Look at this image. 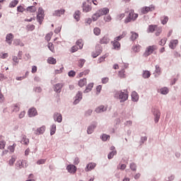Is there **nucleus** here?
I'll list each match as a JSON object with an SVG mask.
<instances>
[{
    "instance_id": "obj_1",
    "label": "nucleus",
    "mask_w": 181,
    "mask_h": 181,
    "mask_svg": "<svg viewBox=\"0 0 181 181\" xmlns=\"http://www.w3.org/2000/svg\"><path fill=\"white\" fill-rule=\"evenodd\" d=\"M129 12V16L125 18L124 23H129L131 21H136V18L139 16L138 13H135L134 10H130Z\"/></svg>"
},
{
    "instance_id": "obj_2",
    "label": "nucleus",
    "mask_w": 181,
    "mask_h": 181,
    "mask_svg": "<svg viewBox=\"0 0 181 181\" xmlns=\"http://www.w3.org/2000/svg\"><path fill=\"white\" fill-rule=\"evenodd\" d=\"M155 50H158V45H150L146 47V51L144 54V56L145 57H148V56H151Z\"/></svg>"
},
{
    "instance_id": "obj_3",
    "label": "nucleus",
    "mask_w": 181,
    "mask_h": 181,
    "mask_svg": "<svg viewBox=\"0 0 181 181\" xmlns=\"http://www.w3.org/2000/svg\"><path fill=\"white\" fill-rule=\"evenodd\" d=\"M43 19H45V11L42 7L38 8V13L37 15V20L39 22L40 25H42V22H43Z\"/></svg>"
},
{
    "instance_id": "obj_4",
    "label": "nucleus",
    "mask_w": 181,
    "mask_h": 181,
    "mask_svg": "<svg viewBox=\"0 0 181 181\" xmlns=\"http://www.w3.org/2000/svg\"><path fill=\"white\" fill-rule=\"evenodd\" d=\"M141 13L146 15L148 12H152V11H155V6L151 5L150 6H144L141 9Z\"/></svg>"
},
{
    "instance_id": "obj_5",
    "label": "nucleus",
    "mask_w": 181,
    "mask_h": 181,
    "mask_svg": "<svg viewBox=\"0 0 181 181\" xmlns=\"http://www.w3.org/2000/svg\"><path fill=\"white\" fill-rule=\"evenodd\" d=\"M117 95H119V98L120 100V103H124V101H127L128 100V93L122 92V91H119L117 92Z\"/></svg>"
},
{
    "instance_id": "obj_6",
    "label": "nucleus",
    "mask_w": 181,
    "mask_h": 181,
    "mask_svg": "<svg viewBox=\"0 0 181 181\" xmlns=\"http://www.w3.org/2000/svg\"><path fill=\"white\" fill-rule=\"evenodd\" d=\"M81 100H83V93H81V92H78L75 97V100L74 102V104H78V103H80Z\"/></svg>"
},
{
    "instance_id": "obj_7",
    "label": "nucleus",
    "mask_w": 181,
    "mask_h": 181,
    "mask_svg": "<svg viewBox=\"0 0 181 181\" xmlns=\"http://www.w3.org/2000/svg\"><path fill=\"white\" fill-rule=\"evenodd\" d=\"M66 170L69 173H76L77 172V168L74 165H69L66 167Z\"/></svg>"
},
{
    "instance_id": "obj_8",
    "label": "nucleus",
    "mask_w": 181,
    "mask_h": 181,
    "mask_svg": "<svg viewBox=\"0 0 181 181\" xmlns=\"http://www.w3.org/2000/svg\"><path fill=\"white\" fill-rule=\"evenodd\" d=\"M179 41L177 40H172L169 43V47L170 49H176V46H177Z\"/></svg>"
},
{
    "instance_id": "obj_9",
    "label": "nucleus",
    "mask_w": 181,
    "mask_h": 181,
    "mask_svg": "<svg viewBox=\"0 0 181 181\" xmlns=\"http://www.w3.org/2000/svg\"><path fill=\"white\" fill-rule=\"evenodd\" d=\"M13 40V34L9 33L6 36V42L8 45H12V41Z\"/></svg>"
},
{
    "instance_id": "obj_10",
    "label": "nucleus",
    "mask_w": 181,
    "mask_h": 181,
    "mask_svg": "<svg viewBox=\"0 0 181 181\" xmlns=\"http://www.w3.org/2000/svg\"><path fill=\"white\" fill-rule=\"evenodd\" d=\"M28 114L29 117H35V115H37V111L36 110V108L32 107L29 109Z\"/></svg>"
},
{
    "instance_id": "obj_11",
    "label": "nucleus",
    "mask_w": 181,
    "mask_h": 181,
    "mask_svg": "<svg viewBox=\"0 0 181 181\" xmlns=\"http://www.w3.org/2000/svg\"><path fill=\"white\" fill-rule=\"evenodd\" d=\"M66 12V10L64 8H61L60 10H56L53 13V16H62V15H64V13Z\"/></svg>"
},
{
    "instance_id": "obj_12",
    "label": "nucleus",
    "mask_w": 181,
    "mask_h": 181,
    "mask_svg": "<svg viewBox=\"0 0 181 181\" xmlns=\"http://www.w3.org/2000/svg\"><path fill=\"white\" fill-rule=\"evenodd\" d=\"M91 9H93V8L91 7V6L87 4V3L84 2L83 3V12H90L91 11Z\"/></svg>"
},
{
    "instance_id": "obj_13",
    "label": "nucleus",
    "mask_w": 181,
    "mask_h": 181,
    "mask_svg": "<svg viewBox=\"0 0 181 181\" xmlns=\"http://www.w3.org/2000/svg\"><path fill=\"white\" fill-rule=\"evenodd\" d=\"M62 88H63V83H57L54 87V91L55 93H61Z\"/></svg>"
},
{
    "instance_id": "obj_14",
    "label": "nucleus",
    "mask_w": 181,
    "mask_h": 181,
    "mask_svg": "<svg viewBox=\"0 0 181 181\" xmlns=\"http://www.w3.org/2000/svg\"><path fill=\"white\" fill-rule=\"evenodd\" d=\"M112 45L115 50H119V49H121V43H119L118 41H116L115 40L112 41Z\"/></svg>"
},
{
    "instance_id": "obj_15",
    "label": "nucleus",
    "mask_w": 181,
    "mask_h": 181,
    "mask_svg": "<svg viewBox=\"0 0 181 181\" xmlns=\"http://www.w3.org/2000/svg\"><path fill=\"white\" fill-rule=\"evenodd\" d=\"M153 114L155 117V122H159V119L160 118V112L158 110H153Z\"/></svg>"
},
{
    "instance_id": "obj_16",
    "label": "nucleus",
    "mask_w": 181,
    "mask_h": 181,
    "mask_svg": "<svg viewBox=\"0 0 181 181\" xmlns=\"http://www.w3.org/2000/svg\"><path fill=\"white\" fill-rule=\"evenodd\" d=\"M99 13H100V16H104V15H107V13H110V9L108 8H103L99 10Z\"/></svg>"
},
{
    "instance_id": "obj_17",
    "label": "nucleus",
    "mask_w": 181,
    "mask_h": 181,
    "mask_svg": "<svg viewBox=\"0 0 181 181\" xmlns=\"http://www.w3.org/2000/svg\"><path fill=\"white\" fill-rule=\"evenodd\" d=\"M96 164L94 163H90L87 165L86 168H85L86 172H88L89 170H93L94 168H95Z\"/></svg>"
},
{
    "instance_id": "obj_18",
    "label": "nucleus",
    "mask_w": 181,
    "mask_h": 181,
    "mask_svg": "<svg viewBox=\"0 0 181 181\" xmlns=\"http://www.w3.org/2000/svg\"><path fill=\"white\" fill-rule=\"evenodd\" d=\"M54 119L57 122H62V121H63V117H62V115H60L59 113H54Z\"/></svg>"
},
{
    "instance_id": "obj_19",
    "label": "nucleus",
    "mask_w": 181,
    "mask_h": 181,
    "mask_svg": "<svg viewBox=\"0 0 181 181\" xmlns=\"http://www.w3.org/2000/svg\"><path fill=\"white\" fill-rule=\"evenodd\" d=\"M96 47H99L100 49L98 51H96L95 52L92 53V57H93V59H95V57H98V56H100V54H101V46H100V45H98Z\"/></svg>"
},
{
    "instance_id": "obj_20",
    "label": "nucleus",
    "mask_w": 181,
    "mask_h": 181,
    "mask_svg": "<svg viewBox=\"0 0 181 181\" xmlns=\"http://www.w3.org/2000/svg\"><path fill=\"white\" fill-rule=\"evenodd\" d=\"M101 16V14L100 13V11L98 10L93 16L92 19L94 22L95 21H98V18Z\"/></svg>"
},
{
    "instance_id": "obj_21",
    "label": "nucleus",
    "mask_w": 181,
    "mask_h": 181,
    "mask_svg": "<svg viewBox=\"0 0 181 181\" xmlns=\"http://www.w3.org/2000/svg\"><path fill=\"white\" fill-rule=\"evenodd\" d=\"M109 42H110V38H108V37L107 36H104L100 40V45H107V43H109Z\"/></svg>"
},
{
    "instance_id": "obj_22",
    "label": "nucleus",
    "mask_w": 181,
    "mask_h": 181,
    "mask_svg": "<svg viewBox=\"0 0 181 181\" xmlns=\"http://www.w3.org/2000/svg\"><path fill=\"white\" fill-rule=\"evenodd\" d=\"M132 101H138V100H139V95H138V93L136 91L132 93Z\"/></svg>"
},
{
    "instance_id": "obj_23",
    "label": "nucleus",
    "mask_w": 181,
    "mask_h": 181,
    "mask_svg": "<svg viewBox=\"0 0 181 181\" xmlns=\"http://www.w3.org/2000/svg\"><path fill=\"white\" fill-rule=\"evenodd\" d=\"M16 167L17 169H22V168H24L23 160H18L16 163Z\"/></svg>"
},
{
    "instance_id": "obj_24",
    "label": "nucleus",
    "mask_w": 181,
    "mask_h": 181,
    "mask_svg": "<svg viewBox=\"0 0 181 181\" xmlns=\"http://www.w3.org/2000/svg\"><path fill=\"white\" fill-rule=\"evenodd\" d=\"M87 84V78H84L82 79H80L78 81V86L79 87H84Z\"/></svg>"
},
{
    "instance_id": "obj_25",
    "label": "nucleus",
    "mask_w": 181,
    "mask_h": 181,
    "mask_svg": "<svg viewBox=\"0 0 181 181\" xmlns=\"http://www.w3.org/2000/svg\"><path fill=\"white\" fill-rule=\"evenodd\" d=\"M80 15H81V12H80V11H76L74 14V18L77 22L80 21Z\"/></svg>"
},
{
    "instance_id": "obj_26",
    "label": "nucleus",
    "mask_w": 181,
    "mask_h": 181,
    "mask_svg": "<svg viewBox=\"0 0 181 181\" xmlns=\"http://www.w3.org/2000/svg\"><path fill=\"white\" fill-rule=\"evenodd\" d=\"M26 11H28V12H31L32 13L36 12L37 8L35 6H30L27 7Z\"/></svg>"
},
{
    "instance_id": "obj_27",
    "label": "nucleus",
    "mask_w": 181,
    "mask_h": 181,
    "mask_svg": "<svg viewBox=\"0 0 181 181\" xmlns=\"http://www.w3.org/2000/svg\"><path fill=\"white\" fill-rule=\"evenodd\" d=\"M125 36H127V33L123 32L121 35L115 37L114 40L119 42V40H121V39H124V37H125Z\"/></svg>"
},
{
    "instance_id": "obj_28",
    "label": "nucleus",
    "mask_w": 181,
    "mask_h": 181,
    "mask_svg": "<svg viewBox=\"0 0 181 181\" xmlns=\"http://www.w3.org/2000/svg\"><path fill=\"white\" fill-rule=\"evenodd\" d=\"M94 87V83H89L86 90H84V93H89V91H91L92 88Z\"/></svg>"
},
{
    "instance_id": "obj_29",
    "label": "nucleus",
    "mask_w": 181,
    "mask_h": 181,
    "mask_svg": "<svg viewBox=\"0 0 181 181\" xmlns=\"http://www.w3.org/2000/svg\"><path fill=\"white\" fill-rule=\"evenodd\" d=\"M157 28H158V25H151L148 27V30L151 33H153V32H155V30H156Z\"/></svg>"
},
{
    "instance_id": "obj_30",
    "label": "nucleus",
    "mask_w": 181,
    "mask_h": 181,
    "mask_svg": "<svg viewBox=\"0 0 181 181\" xmlns=\"http://www.w3.org/2000/svg\"><path fill=\"white\" fill-rule=\"evenodd\" d=\"M104 111H105V107L103 105H100L95 109V112L98 113L104 112Z\"/></svg>"
},
{
    "instance_id": "obj_31",
    "label": "nucleus",
    "mask_w": 181,
    "mask_h": 181,
    "mask_svg": "<svg viewBox=\"0 0 181 181\" xmlns=\"http://www.w3.org/2000/svg\"><path fill=\"white\" fill-rule=\"evenodd\" d=\"M95 127H97V125H90L88 127V130H87V132L88 134H93V131H94V129L95 128Z\"/></svg>"
},
{
    "instance_id": "obj_32",
    "label": "nucleus",
    "mask_w": 181,
    "mask_h": 181,
    "mask_svg": "<svg viewBox=\"0 0 181 181\" xmlns=\"http://www.w3.org/2000/svg\"><path fill=\"white\" fill-rule=\"evenodd\" d=\"M76 45L78 46L79 49H83V46H84V42H83V40H78L76 41Z\"/></svg>"
},
{
    "instance_id": "obj_33",
    "label": "nucleus",
    "mask_w": 181,
    "mask_h": 181,
    "mask_svg": "<svg viewBox=\"0 0 181 181\" xmlns=\"http://www.w3.org/2000/svg\"><path fill=\"white\" fill-rule=\"evenodd\" d=\"M21 144L24 145H28L29 144V139L26 138V136H23L21 139Z\"/></svg>"
},
{
    "instance_id": "obj_34",
    "label": "nucleus",
    "mask_w": 181,
    "mask_h": 181,
    "mask_svg": "<svg viewBox=\"0 0 181 181\" xmlns=\"http://www.w3.org/2000/svg\"><path fill=\"white\" fill-rule=\"evenodd\" d=\"M14 45H15V46H21V47H23V46H25L23 42H22V41H21V40H15Z\"/></svg>"
},
{
    "instance_id": "obj_35",
    "label": "nucleus",
    "mask_w": 181,
    "mask_h": 181,
    "mask_svg": "<svg viewBox=\"0 0 181 181\" xmlns=\"http://www.w3.org/2000/svg\"><path fill=\"white\" fill-rule=\"evenodd\" d=\"M57 62V61H56V59L53 57H49L47 59V63H49V64H56Z\"/></svg>"
},
{
    "instance_id": "obj_36",
    "label": "nucleus",
    "mask_w": 181,
    "mask_h": 181,
    "mask_svg": "<svg viewBox=\"0 0 181 181\" xmlns=\"http://www.w3.org/2000/svg\"><path fill=\"white\" fill-rule=\"evenodd\" d=\"M143 77L144 78H149L151 77V72L149 71H144Z\"/></svg>"
},
{
    "instance_id": "obj_37",
    "label": "nucleus",
    "mask_w": 181,
    "mask_h": 181,
    "mask_svg": "<svg viewBox=\"0 0 181 181\" xmlns=\"http://www.w3.org/2000/svg\"><path fill=\"white\" fill-rule=\"evenodd\" d=\"M131 33H132L131 40H136V39H138V37H139V35H138V33H134V32H132Z\"/></svg>"
},
{
    "instance_id": "obj_38",
    "label": "nucleus",
    "mask_w": 181,
    "mask_h": 181,
    "mask_svg": "<svg viewBox=\"0 0 181 181\" xmlns=\"http://www.w3.org/2000/svg\"><path fill=\"white\" fill-rule=\"evenodd\" d=\"M93 33L96 35V36H100V35H101V30L99 28H95L93 29Z\"/></svg>"
},
{
    "instance_id": "obj_39",
    "label": "nucleus",
    "mask_w": 181,
    "mask_h": 181,
    "mask_svg": "<svg viewBox=\"0 0 181 181\" xmlns=\"http://www.w3.org/2000/svg\"><path fill=\"white\" fill-rule=\"evenodd\" d=\"M2 138V136H0V139ZM6 145V142L4 140H0V149H4Z\"/></svg>"
},
{
    "instance_id": "obj_40",
    "label": "nucleus",
    "mask_w": 181,
    "mask_h": 181,
    "mask_svg": "<svg viewBox=\"0 0 181 181\" xmlns=\"http://www.w3.org/2000/svg\"><path fill=\"white\" fill-rule=\"evenodd\" d=\"M132 50H133V52H136L138 53V52L141 51V45H136L135 46H133L132 47Z\"/></svg>"
},
{
    "instance_id": "obj_41",
    "label": "nucleus",
    "mask_w": 181,
    "mask_h": 181,
    "mask_svg": "<svg viewBox=\"0 0 181 181\" xmlns=\"http://www.w3.org/2000/svg\"><path fill=\"white\" fill-rule=\"evenodd\" d=\"M168 21H169V18L168 16L161 17V23L163 25H166L168 23Z\"/></svg>"
},
{
    "instance_id": "obj_42",
    "label": "nucleus",
    "mask_w": 181,
    "mask_h": 181,
    "mask_svg": "<svg viewBox=\"0 0 181 181\" xmlns=\"http://www.w3.org/2000/svg\"><path fill=\"white\" fill-rule=\"evenodd\" d=\"M46 131V127L42 126L37 129V134H43Z\"/></svg>"
},
{
    "instance_id": "obj_43",
    "label": "nucleus",
    "mask_w": 181,
    "mask_h": 181,
    "mask_svg": "<svg viewBox=\"0 0 181 181\" xmlns=\"http://www.w3.org/2000/svg\"><path fill=\"white\" fill-rule=\"evenodd\" d=\"M162 33V27H158L156 28V36H160Z\"/></svg>"
},
{
    "instance_id": "obj_44",
    "label": "nucleus",
    "mask_w": 181,
    "mask_h": 181,
    "mask_svg": "<svg viewBox=\"0 0 181 181\" xmlns=\"http://www.w3.org/2000/svg\"><path fill=\"white\" fill-rule=\"evenodd\" d=\"M15 162H16V157L12 156L11 158L8 160V165H10V166H13Z\"/></svg>"
},
{
    "instance_id": "obj_45",
    "label": "nucleus",
    "mask_w": 181,
    "mask_h": 181,
    "mask_svg": "<svg viewBox=\"0 0 181 181\" xmlns=\"http://www.w3.org/2000/svg\"><path fill=\"white\" fill-rule=\"evenodd\" d=\"M118 76L120 77V78H125V70L122 69L119 71Z\"/></svg>"
},
{
    "instance_id": "obj_46",
    "label": "nucleus",
    "mask_w": 181,
    "mask_h": 181,
    "mask_svg": "<svg viewBox=\"0 0 181 181\" xmlns=\"http://www.w3.org/2000/svg\"><path fill=\"white\" fill-rule=\"evenodd\" d=\"M21 110L18 104H16L13 106V112H18Z\"/></svg>"
},
{
    "instance_id": "obj_47",
    "label": "nucleus",
    "mask_w": 181,
    "mask_h": 181,
    "mask_svg": "<svg viewBox=\"0 0 181 181\" xmlns=\"http://www.w3.org/2000/svg\"><path fill=\"white\" fill-rule=\"evenodd\" d=\"M19 1H18V0H14L13 1H11L9 4L10 8H15V6H16V5H18Z\"/></svg>"
},
{
    "instance_id": "obj_48",
    "label": "nucleus",
    "mask_w": 181,
    "mask_h": 181,
    "mask_svg": "<svg viewBox=\"0 0 181 181\" xmlns=\"http://www.w3.org/2000/svg\"><path fill=\"white\" fill-rule=\"evenodd\" d=\"M115 155H117V151H113L110 152L107 156L108 159H112V158H114Z\"/></svg>"
},
{
    "instance_id": "obj_49",
    "label": "nucleus",
    "mask_w": 181,
    "mask_h": 181,
    "mask_svg": "<svg viewBox=\"0 0 181 181\" xmlns=\"http://www.w3.org/2000/svg\"><path fill=\"white\" fill-rule=\"evenodd\" d=\"M166 42H168V38L164 37L161 39V40L159 42L160 46H165V45H166Z\"/></svg>"
},
{
    "instance_id": "obj_50",
    "label": "nucleus",
    "mask_w": 181,
    "mask_h": 181,
    "mask_svg": "<svg viewBox=\"0 0 181 181\" xmlns=\"http://www.w3.org/2000/svg\"><path fill=\"white\" fill-rule=\"evenodd\" d=\"M84 63H86V59H79L78 62V66L81 68L84 66Z\"/></svg>"
},
{
    "instance_id": "obj_51",
    "label": "nucleus",
    "mask_w": 181,
    "mask_h": 181,
    "mask_svg": "<svg viewBox=\"0 0 181 181\" xmlns=\"http://www.w3.org/2000/svg\"><path fill=\"white\" fill-rule=\"evenodd\" d=\"M160 93H161V94L166 95V94H168V93H169V89H168V88H166V87L162 88L160 89Z\"/></svg>"
},
{
    "instance_id": "obj_52",
    "label": "nucleus",
    "mask_w": 181,
    "mask_h": 181,
    "mask_svg": "<svg viewBox=\"0 0 181 181\" xmlns=\"http://www.w3.org/2000/svg\"><path fill=\"white\" fill-rule=\"evenodd\" d=\"M53 36V33H49L46 35L45 39L47 40V42H50V40L52 39V37Z\"/></svg>"
},
{
    "instance_id": "obj_53",
    "label": "nucleus",
    "mask_w": 181,
    "mask_h": 181,
    "mask_svg": "<svg viewBox=\"0 0 181 181\" xmlns=\"http://www.w3.org/2000/svg\"><path fill=\"white\" fill-rule=\"evenodd\" d=\"M51 135H54L56 134V124H52L51 127Z\"/></svg>"
},
{
    "instance_id": "obj_54",
    "label": "nucleus",
    "mask_w": 181,
    "mask_h": 181,
    "mask_svg": "<svg viewBox=\"0 0 181 181\" xmlns=\"http://www.w3.org/2000/svg\"><path fill=\"white\" fill-rule=\"evenodd\" d=\"M102 141H108V139H110V135H107V134H103L102 137H101Z\"/></svg>"
},
{
    "instance_id": "obj_55",
    "label": "nucleus",
    "mask_w": 181,
    "mask_h": 181,
    "mask_svg": "<svg viewBox=\"0 0 181 181\" xmlns=\"http://www.w3.org/2000/svg\"><path fill=\"white\" fill-rule=\"evenodd\" d=\"M48 48L49 49L50 51L52 52V53H54V47L53 46V43L49 42L48 44Z\"/></svg>"
},
{
    "instance_id": "obj_56",
    "label": "nucleus",
    "mask_w": 181,
    "mask_h": 181,
    "mask_svg": "<svg viewBox=\"0 0 181 181\" xmlns=\"http://www.w3.org/2000/svg\"><path fill=\"white\" fill-rule=\"evenodd\" d=\"M112 19V18H111V16H110V15L105 16L104 17L105 22H111Z\"/></svg>"
},
{
    "instance_id": "obj_57",
    "label": "nucleus",
    "mask_w": 181,
    "mask_h": 181,
    "mask_svg": "<svg viewBox=\"0 0 181 181\" xmlns=\"http://www.w3.org/2000/svg\"><path fill=\"white\" fill-rule=\"evenodd\" d=\"M46 163V159H40L37 161V165H45Z\"/></svg>"
},
{
    "instance_id": "obj_58",
    "label": "nucleus",
    "mask_w": 181,
    "mask_h": 181,
    "mask_svg": "<svg viewBox=\"0 0 181 181\" xmlns=\"http://www.w3.org/2000/svg\"><path fill=\"white\" fill-rule=\"evenodd\" d=\"M16 146V144H13L12 146H9L8 149L10 150V152H15Z\"/></svg>"
},
{
    "instance_id": "obj_59",
    "label": "nucleus",
    "mask_w": 181,
    "mask_h": 181,
    "mask_svg": "<svg viewBox=\"0 0 181 181\" xmlns=\"http://www.w3.org/2000/svg\"><path fill=\"white\" fill-rule=\"evenodd\" d=\"M130 169H132V170H134V172L136 171V165L134 163H131Z\"/></svg>"
},
{
    "instance_id": "obj_60",
    "label": "nucleus",
    "mask_w": 181,
    "mask_h": 181,
    "mask_svg": "<svg viewBox=\"0 0 181 181\" xmlns=\"http://www.w3.org/2000/svg\"><path fill=\"white\" fill-rule=\"evenodd\" d=\"M110 81V78L108 77H105L102 78V83L103 84H107Z\"/></svg>"
},
{
    "instance_id": "obj_61",
    "label": "nucleus",
    "mask_w": 181,
    "mask_h": 181,
    "mask_svg": "<svg viewBox=\"0 0 181 181\" xmlns=\"http://www.w3.org/2000/svg\"><path fill=\"white\" fill-rule=\"evenodd\" d=\"M91 22H93V20L91 18H86L85 20V23H86V25H91Z\"/></svg>"
},
{
    "instance_id": "obj_62",
    "label": "nucleus",
    "mask_w": 181,
    "mask_h": 181,
    "mask_svg": "<svg viewBox=\"0 0 181 181\" xmlns=\"http://www.w3.org/2000/svg\"><path fill=\"white\" fill-rule=\"evenodd\" d=\"M68 76L69 77H74L76 76V71H70L68 74Z\"/></svg>"
},
{
    "instance_id": "obj_63",
    "label": "nucleus",
    "mask_w": 181,
    "mask_h": 181,
    "mask_svg": "<svg viewBox=\"0 0 181 181\" xmlns=\"http://www.w3.org/2000/svg\"><path fill=\"white\" fill-rule=\"evenodd\" d=\"M17 11L18 12H23L25 11V8H23L22 6H18L17 7Z\"/></svg>"
},
{
    "instance_id": "obj_64",
    "label": "nucleus",
    "mask_w": 181,
    "mask_h": 181,
    "mask_svg": "<svg viewBox=\"0 0 181 181\" xmlns=\"http://www.w3.org/2000/svg\"><path fill=\"white\" fill-rule=\"evenodd\" d=\"M156 73L160 74V67L158 65L156 66Z\"/></svg>"
}]
</instances>
